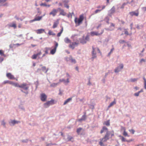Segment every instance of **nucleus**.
<instances>
[{
	"mask_svg": "<svg viewBox=\"0 0 146 146\" xmlns=\"http://www.w3.org/2000/svg\"><path fill=\"white\" fill-rule=\"evenodd\" d=\"M110 132L109 131H107L104 137L101 140H103L104 142L107 141V140L109 139V137L110 134Z\"/></svg>",
	"mask_w": 146,
	"mask_h": 146,
	"instance_id": "f257e3e1",
	"label": "nucleus"
},
{
	"mask_svg": "<svg viewBox=\"0 0 146 146\" xmlns=\"http://www.w3.org/2000/svg\"><path fill=\"white\" fill-rule=\"evenodd\" d=\"M54 102L53 100H51L50 101H48L46 103L44 104V106L45 108H47L49 107L50 104H52Z\"/></svg>",
	"mask_w": 146,
	"mask_h": 146,
	"instance_id": "f03ea898",
	"label": "nucleus"
},
{
	"mask_svg": "<svg viewBox=\"0 0 146 146\" xmlns=\"http://www.w3.org/2000/svg\"><path fill=\"white\" fill-rule=\"evenodd\" d=\"M20 121H17L15 120H13L10 119V121L9 122V124L11 126H13L16 124H18L20 123Z\"/></svg>",
	"mask_w": 146,
	"mask_h": 146,
	"instance_id": "7ed1b4c3",
	"label": "nucleus"
},
{
	"mask_svg": "<svg viewBox=\"0 0 146 146\" xmlns=\"http://www.w3.org/2000/svg\"><path fill=\"white\" fill-rule=\"evenodd\" d=\"M84 114L83 115L81 118L78 120V121L81 123L82 121H85L86 119V113H84Z\"/></svg>",
	"mask_w": 146,
	"mask_h": 146,
	"instance_id": "20e7f679",
	"label": "nucleus"
},
{
	"mask_svg": "<svg viewBox=\"0 0 146 146\" xmlns=\"http://www.w3.org/2000/svg\"><path fill=\"white\" fill-rule=\"evenodd\" d=\"M27 85L26 83H23L20 85L19 88H23L25 90H27L29 88V87L27 86Z\"/></svg>",
	"mask_w": 146,
	"mask_h": 146,
	"instance_id": "39448f33",
	"label": "nucleus"
},
{
	"mask_svg": "<svg viewBox=\"0 0 146 146\" xmlns=\"http://www.w3.org/2000/svg\"><path fill=\"white\" fill-rule=\"evenodd\" d=\"M47 98L46 95L44 93H42L40 95V99L42 102L46 101Z\"/></svg>",
	"mask_w": 146,
	"mask_h": 146,
	"instance_id": "423d86ee",
	"label": "nucleus"
},
{
	"mask_svg": "<svg viewBox=\"0 0 146 146\" xmlns=\"http://www.w3.org/2000/svg\"><path fill=\"white\" fill-rule=\"evenodd\" d=\"M115 12V9L114 6H113L111 9L109 11L108 15L111 16L112 14L114 13Z\"/></svg>",
	"mask_w": 146,
	"mask_h": 146,
	"instance_id": "0eeeda50",
	"label": "nucleus"
},
{
	"mask_svg": "<svg viewBox=\"0 0 146 146\" xmlns=\"http://www.w3.org/2000/svg\"><path fill=\"white\" fill-rule=\"evenodd\" d=\"M42 17L43 16H38L35 18L31 20L30 22V23H32L35 21H39L41 20Z\"/></svg>",
	"mask_w": 146,
	"mask_h": 146,
	"instance_id": "6e6552de",
	"label": "nucleus"
},
{
	"mask_svg": "<svg viewBox=\"0 0 146 146\" xmlns=\"http://www.w3.org/2000/svg\"><path fill=\"white\" fill-rule=\"evenodd\" d=\"M136 11L137 12V13H136L135 11L129 12V14L132 16H133V15H135L136 16H138L139 14V13L138 11V9Z\"/></svg>",
	"mask_w": 146,
	"mask_h": 146,
	"instance_id": "1a4fd4ad",
	"label": "nucleus"
},
{
	"mask_svg": "<svg viewBox=\"0 0 146 146\" xmlns=\"http://www.w3.org/2000/svg\"><path fill=\"white\" fill-rule=\"evenodd\" d=\"M58 11L57 9H53L52 11L49 14L50 15H52L53 17H54L56 15Z\"/></svg>",
	"mask_w": 146,
	"mask_h": 146,
	"instance_id": "9d476101",
	"label": "nucleus"
},
{
	"mask_svg": "<svg viewBox=\"0 0 146 146\" xmlns=\"http://www.w3.org/2000/svg\"><path fill=\"white\" fill-rule=\"evenodd\" d=\"M74 22L76 24H77V26H79L82 23V21L79 19H77L76 18H75Z\"/></svg>",
	"mask_w": 146,
	"mask_h": 146,
	"instance_id": "9b49d317",
	"label": "nucleus"
},
{
	"mask_svg": "<svg viewBox=\"0 0 146 146\" xmlns=\"http://www.w3.org/2000/svg\"><path fill=\"white\" fill-rule=\"evenodd\" d=\"M7 76L10 79H15V78L14 77V76L12 75L10 73H8L6 74Z\"/></svg>",
	"mask_w": 146,
	"mask_h": 146,
	"instance_id": "f8f14e48",
	"label": "nucleus"
},
{
	"mask_svg": "<svg viewBox=\"0 0 146 146\" xmlns=\"http://www.w3.org/2000/svg\"><path fill=\"white\" fill-rule=\"evenodd\" d=\"M67 139L68 141H71L72 142L74 141L73 137L69 135L67 136Z\"/></svg>",
	"mask_w": 146,
	"mask_h": 146,
	"instance_id": "ddd939ff",
	"label": "nucleus"
},
{
	"mask_svg": "<svg viewBox=\"0 0 146 146\" xmlns=\"http://www.w3.org/2000/svg\"><path fill=\"white\" fill-rule=\"evenodd\" d=\"M108 131V129L107 127L106 126H104L103 127L102 129H101L100 133L102 134L104 132H106Z\"/></svg>",
	"mask_w": 146,
	"mask_h": 146,
	"instance_id": "4468645a",
	"label": "nucleus"
},
{
	"mask_svg": "<svg viewBox=\"0 0 146 146\" xmlns=\"http://www.w3.org/2000/svg\"><path fill=\"white\" fill-rule=\"evenodd\" d=\"M59 20L57 19L56 21L54 23V24L52 26V28L53 29L55 28L59 24Z\"/></svg>",
	"mask_w": 146,
	"mask_h": 146,
	"instance_id": "2eb2a0df",
	"label": "nucleus"
},
{
	"mask_svg": "<svg viewBox=\"0 0 146 146\" xmlns=\"http://www.w3.org/2000/svg\"><path fill=\"white\" fill-rule=\"evenodd\" d=\"M80 42L82 44H85L86 43V41H85L84 39V36H83L82 38H81L80 39Z\"/></svg>",
	"mask_w": 146,
	"mask_h": 146,
	"instance_id": "dca6fc26",
	"label": "nucleus"
},
{
	"mask_svg": "<svg viewBox=\"0 0 146 146\" xmlns=\"http://www.w3.org/2000/svg\"><path fill=\"white\" fill-rule=\"evenodd\" d=\"M64 41L66 43H68L71 42V40L68 37L65 38L64 39Z\"/></svg>",
	"mask_w": 146,
	"mask_h": 146,
	"instance_id": "f3484780",
	"label": "nucleus"
},
{
	"mask_svg": "<svg viewBox=\"0 0 146 146\" xmlns=\"http://www.w3.org/2000/svg\"><path fill=\"white\" fill-rule=\"evenodd\" d=\"M83 128L80 127L77 128L76 130V132L78 135L80 134L81 131L82 130Z\"/></svg>",
	"mask_w": 146,
	"mask_h": 146,
	"instance_id": "a211bd4d",
	"label": "nucleus"
},
{
	"mask_svg": "<svg viewBox=\"0 0 146 146\" xmlns=\"http://www.w3.org/2000/svg\"><path fill=\"white\" fill-rule=\"evenodd\" d=\"M104 125H105L107 126H109L110 125V120H108L107 121H105L103 123Z\"/></svg>",
	"mask_w": 146,
	"mask_h": 146,
	"instance_id": "6ab92c4d",
	"label": "nucleus"
},
{
	"mask_svg": "<svg viewBox=\"0 0 146 146\" xmlns=\"http://www.w3.org/2000/svg\"><path fill=\"white\" fill-rule=\"evenodd\" d=\"M91 35L92 36H93L94 35H98L99 34L97 32L92 31L91 32Z\"/></svg>",
	"mask_w": 146,
	"mask_h": 146,
	"instance_id": "aec40b11",
	"label": "nucleus"
},
{
	"mask_svg": "<svg viewBox=\"0 0 146 146\" xmlns=\"http://www.w3.org/2000/svg\"><path fill=\"white\" fill-rule=\"evenodd\" d=\"M121 71L120 69L119 68V67H117V68H116L115 70H114V72L115 73H118L119 71Z\"/></svg>",
	"mask_w": 146,
	"mask_h": 146,
	"instance_id": "412c9836",
	"label": "nucleus"
},
{
	"mask_svg": "<svg viewBox=\"0 0 146 146\" xmlns=\"http://www.w3.org/2000/svg\"><path fill=\"white\" fill-rule=\"evenodd\" d=\"M119 137H121V140L122 142H127V140L123 137L121 135H120Z\"/></svg>",
	"mask_w": 146,
	"mask_h": 146,
	"instance_id": "4be33fe9",
	"label": "nucleus"
},
{
	"mask_svg": "<svg viewBox=\"0 0 146 146\" xmlns=\"http://www.w3.org/2000/svg\"><path fill=\"white\" fill-rule=\"evenodd\" d=\"M37 33L40 34L42 33V32L44 31V30L43 29H38L37 30Z\"/></svg>",
	"mask_w": 146,
	"mask_h": 146,
	"instance_id": "5701e85b",
	"label": "nucleus"
},
{
	"mask_svg": "<svg viewBox=\"0 0 146 146\" xmlns=\"http://www.w3.org/2000/svg\"><path fill=\"white\" fill-rule=\"evenodd\" d=\"M56 49H55L54 48L53 49H52L50 52V54H54V53H55L56 51Z\"/></svg>",
	"mask_w": 146,
	"mask_h": 146,
	"instance_id": "b1692460",
	"label": "nucleus"
},
{
	"mask_svg": "<svg viewBox=\"0 0 146 146\" xmlns=\"http://www.w3.org/2000/svg\"><path fill=\"white\" fill-rule=\"evenodd\" d=\"M92 54V57L91 58V59L92 60V61H93L94 59V58H96L97 57V56L96 55V54Z\"/></svg>",
	"mask_w": 146,
	"mask_h": 146,
	"instance_id": "393cba45",
	"label": "nucleus"
},
{
	"mask_svg": "<svg viewBox=\"0 0 146 146\" xmlns=\"http://www.w3.org/2000/svg\"><path fill=\"white\" fill-rule=\"evenodd\" d=\"M116 104V102L115 101H113L111 102L108 106V108H110L112 106H113L114 104Z\"/></svg>",
	"mask_w": 146,
	"mask_h": 146,
	"instance_id": "a878e982",
	"label": "nucleus"
},
{
	"mask_svg": "<svg viewBox=\"0 0 146 146\" xmlns=\"http://www.w3.org/2000/svg\"><path fill=\"white\" fill-rule=\"evenodd\" d=\"M143 79L144 80V87L145 89H146V79H145L144 77H143Z\"/></svg>",
	"mask_w": 146,
	"mask_h": 146,
	"instance_id": "bb28decb",
	"label": "nucleus"
},
{
	"mask_svg": "<svg viewBox=\"0 0 146 146\" xmlns=\"http://www.w3.org/2000/svg\"><path fill=\"white\" fill-rule=\"evenodd\" d=\"M70 62L72 63H73L74 64H75L76 62V61L75 59H73L72 56H71V59L70 60Z\"/></svg>",
	"mask_w": 146,
	"mask_h": 146,
	"instance_id": "cd10ccee",
	"label": "nucleus"
},
{
	"mask_svg": "<svg viewBox=\"0 0 146 146\" xmlns=\"http://www.w3.org/2000/svg\"><path fill=\"white\" fill-rule=\"evenodd\" d=\"M48 34L50 35H52L53 36H55L56 35V34L53 33L52 31H51V30H49L48 31Z\"/></svg>",
	"mask_w": 146,
	"mask_h": 146,
	"instance_id": "c85d7f7f",
	"label": "nucleus"
},
{
	"mask_svg": "<svg viewBox=\"0 0 146 146\" xmlns=\"http://www.w3.org/2000/svg\"><path fill=\"white\" fill-rule=\"evenodd\" d=\"M50 48L49 47H45V54H47L48 53V51L50 50Z\"/></svg>",
	"mask_w": 146,
	"mask_h": 146,
	"instance_id": "c756f323",
	"label": "nucleus"
},
{
	"mask_svg": "<svg viewBox=\"0 0 146 146\" xmlns=\"http://www.w3.org/2000/svg\"><path fill=\"white\" fill-rule=\"evenodd\" d=\"M92 54H96V48H94L93 46L92 47Z\"/></svg>",
	"mask_w": 146,
	"mask_h": 146,
	"instance_id": "7c9ffc66",
	"label": "nucleus"
},
{
	"mask_svg": "<svg viewBox=\"0 0 146 146\" xmlns=\"http://www.w3.org/2000/svg\"><path fill=\"white\" fill-rule=\"evenodd\" d=\"M61 12L60 15H62L63 16H65L66 14V13L64 12V10L63 9L61 10Z\"/></svg>",
	"mask_w": 146,
	"mask_h": 146,
	"instance_id": "2f4dec72",
	"label": "nucleus"
},
{
	"mask_svg": "<svg viewBox=\"0 0 146 146\" xmlns=\"http://www.w3.org/2000/svg\"><path fill=\"white\" fill-rule=\"evenodd\" d=\"M9 26L10 27H13L14 29L16 28L17 27L16 25L15 24H10L9 25Z\"/></svg>",
	"mask_w": 146,
	"mask_h": 146,
	"instance_id": "473e14b6",
	"label": "nucleus"
},
{
	"mask_svg": "<svg viewBox=\"0 0 146 146\" xmlns=\"http://www.w3.org/2000/svg\"><path fill=\"white\" fill-rule=\"evenodd\" d=\"M123 135L124 136H127V137H129V136L128 135L127 133L125 131V129H124V131L123 133Z\"/></svg>",
	"mask_w": 146,
	"mask_h": 146,
	"instance_id": "72a5a7b5",
	"label": "nucleus"
},
{
	"mask_svg": "<svg viewBox=\"0 0 146 146\" xmlns=\"http://www.w3.org/2000/svg\"><path fill=\"white\" fill-rule=\"evenodd\" d=\"M37 55L36 54H34L31 57V58L33 59H35L36 58Z\"/></svg>",
	"mask_w": 146,
	"mask_h": 146,
	"instance_id": "f704fd0d",
	"label": "nucleus"
},
{
	"mask_svg": "<svg viewBox=\"0 0 146 146\" xmlns=\"http://www.w3.org/2000/svg\"><path fill=\"white\" fill-rule=\"evenodd\" d=\"M13 86H14L16 87H18L19 88V86L20 85H19V84L17 83H14Z\"/></svg>",
	"mask_w": 146,
	"mask_h": 146,
	"instance_id": "c9c22d12",
	"label": "nucleus"
},
{
	"mask_svg": "<svg viewBox=\"0 0 146 146\" xmlns=\"http://www.w3.org/2000/svg\"><path fill=\"white\" fill-rule=\"evenodd\" d=\"M71 56H70L69 57H66L65 58V59L66 61L67 62H68L70 61V59H71Z\"/></svg>",
	"mask_w": 146,
	"mask_h": 146,
	"instance_id": "e433bc0d",
	"label": "nucleus"
},
{
	"mask_svg": "<svg viewBox=\"0 0 146 146\" xmlns=\"http://www.w3.org/2000/svg\"><path fill=\"white\" fill-rule=\"evenodd\" d=\"M101 141L99 142V144L101 146H105L104 144L103 143V142L102 141V140H101L102 139H100Z\"/></svg>",
	"mask_w": 146,
	"mask_h": 146,
	"instance_id": "4c0bfd02",
	"label": "nucleus"
},
{
	"mask_svg": "<svg viewBox=\"0 0 146 146\" xmlns=\"http://www.w3.org/2000/svg\"><path fill=\"white\" fill-rule=\"evenodd\" d=\"M78 19H79L80 20H81V21H82L84 19V17L83 15H81L80 16V17Z\"/></svg>",
	"mask_w": 146,
	"mask_h": 146,
	"instance_id": "58836bf2",
	"label": "nucleus"
},
{
	"mask_svg": "<svg viewBox=\"0 0 146 146\" xmlns=\"http://www.w3.org/2000/svg\"><path fill=\"white\" fill-rule=\"evenodd\" d=\"M114 48H113L111 49L110 52L108 53V56H109L112 53L113 51L114 50Z\"/></svg>",
	"mask_w": 146,
	"mask_h": 146,
	"instance_id": "ea45409f",
	"label": "nucleus"
},
{
	"mask_svg": "<svg viewBox=\"0 0 146 146\" xmlns=\"http://www.w3.org/2000/svg\"><path fill=\"white\" fill-rule=\"evenodd\" d=\"M35 85H36V89L37 88L38 86L39 85V82L38 80L35 83Z\"/></svg>",
	"mask_w": 146,
	"mask_h": 146,
	"instance_id": "a19ab883",
	"label": "nucleus"
},
{
	"mask_svg": "<svg viewBox=\"0 0 146 146\" xmlns=\"http://www.w3.org/2000/svg\"><path fill=\"white\" fill-rule=\"evenodd\" d=\"M62 2L64 3V4L68 3L69 2V0H62Z\"/></svg>",
	"mask_w": 146,
	"mask_h": 146,
	"instance_id": "79ce46f5",
	"label": "nucleus"
},
{
	"mask_svg": "<svg viewBox=\"0 0 146 146\" xmlns=\"http://www.w3.org/2000/svg\"><path fill=\"white\" fill-rule=\"evenodd\" d=\"M6 123L5 122L4 120H3L1 122V125H3V126L5 127H6V125H5Z\"/></svg>",
	"mask_w": 146,
	"mask_h": 146,
	"instance_id": "37998d69",
	"label": "nucleus"
},
{
	"mask_svg": "<svg viewBox=\"0 0 146 146\" xmlns=\"http://www.w3.org/2000/svg\"><path fill=\"white\" fill-rule=\"evenodd\" d=\"M59 81L60 82H64V83H65L66 82V80L64 79H60L59 80Z\"/></svg>",
	"mask_w": 146,
	"mask_h": 146,
	"instance_id": "c03bdc74",
	"label": "nucleus"
},
{
	"mask_svg": "<svg viewBox=\"0 0 146 146\" xmlns=\"http://www.w3.org/2000/svg\"><path fill=\"white\" fill-rule=\"evenodd\" d=\"M143 27V26L142 25L139 26L138 25H137V26H136V27L137 28V29H141V28H142Z\"/></svg>",
	"mask_w": 146,
	"mask_h": 146,
	"instance_id": "a18cd8bd",
	"label": "nucleus"
},
{
	"mask_svg": "<svg viewBox=\"0 0 146 146\" xmlns=\"http://www.w3.org/2000/svg\"><path fill=\"white\" fill-rule=\"evenodd\" d=\"M37 13H38L39 14L38 15H39L41 14V12L40 11V9L39 8H37Z\"/></svg>",
	"mask_w": 146,
	"mask_h": 146,
	"instance_id": "49530a36",
	"label": "nucleus"
},
{
	"mask_svg": "<svg viewBox=\"0 0 146 146\" xmlns=\"http://www.w3.org/2000/svg\"><path fill=\"white\" fill-rule=\"evenodd\" d=\"M119 42L121 44H123L125 42V41L124 40H120L119 41Z\"/></svg>",
	"mask_w": 146,
	"mask_h": 146,
	"instance_id": "de8ad7c7",
	"label": "nucleus"
},
{
	"mask_svg": "<svg viewBox=\"0 0 146 146\" xmlns=\"http://www.w3.org/2000/svg\"><path fill=\"white\" fill-rule=\"evenodd\" d=\"M41 68V70H42L45 72V71L46 70V67L45 66H44L42 67Z\"/></svg>",
	"mask_w": 146,
	"mask_h": 146,
	"instance_id": "09e8293b",
	"label": "nucleus"
},
{
	"mask_svg": "<svg viewBox=\"0 0 146 146\" xmlns=\"http://www.w3.org/2000/svg\"><path fill=\"white\" fill-rule=\"evenodd\" d=\"M55 46L54 47V48L55 49H56L57 48L58 46V43L56 42V41H55Z\"/></svg>",
	"mask_w": 146,
	"mask_h": 146,
	"instance_id": "8fccbe9b",
	"label": "nucleus"
},
{
	"mask_svg": "<svg viewBox=\"0 0 146 146\" xmlns=\"http://www.w3.org/2000/svg\"><path fill=\"white\" fill-rule=\"evenodd\" d=\"M85 39V40H86V41H89V39H90L89 36L88 35H87L86 36Z\"/></svg>",
	"mask_w": 146,
	"mask_h": 146,
	"instance_id": "3c124183",
	"label": "nucleus"
},
{
	"mask_svg": "<svg viewBox=\"0 0 146 146\" xmlns=\"http://www.w3.org/2000/svg\"><path fill=\"white\" fill-rule=\"evenodd\" d=\"M118 67L121 70V69H122L123 68V64H120V65Z\"/></svg>",
	"mask_w": 146,
	"mask_h": 146,
	"instance_id": "603ef678",
	"label": "nucleus"
},
{
	"mask_svg": "<svg viewBox=\"0 0 146 146\" xmlns=\"http://www.w3.org/2000/svg\"><path fill=\"white\" fill-rule=\"evenodd\" d=\"M129 131L132 134H134V132H135V131L133 129H131L129 130Z\"/></svg>",
	"mask_w": 146,
	"mask_h": 146,
	"instance_id": "864d4df0",
	"label": "nucleus"
},
{
	"mask_svg": "<svg viewBox=\"0 0 146 146\" xmlns=\"http://www.w3.org/2000/svg\"><path fill=\"white\" fill-rule=\"evenodd\" d=\"M7 0H0V4L6 2Z\"/></svg>",
	"mask_w": 146,
	"mask_h": 146,
	"instance_id": "5fc2aeb1",
	"label": "nucleus"
},
{
	"mask_svg": "<svg viewBox=\"0 0 146 146\" xmlns=\"http://www.w3.org/2000/svg\"><path fill=\"white\" fill-rule=\"evenodd\" d=\"M69 47L70 48H71L72 49H74L75 48V46H74L72 44H70L69 45Z\"/></svg>",
	"mask_w": 146,
	"mask_h": 146,
	"instance_id": "6e6d98bb",
	"label": "nucleus"
},
{
	"mask_svg": "<svg viewBox=\"0 0 146 146\" xmlns=\"http://www.w3.org/2000/svg\"><path fill=\"white\" fill-rule=\"evenodd\" d=\"M68 3L64 4V5L65 7L67 9H68L69 8V6L68 5Z\"/></svg>",
	"mask_w": 146,
	"mask_h": 146,
	"instance_id": "4d7b16f0",
	"label": "nucleus"
},
{
	"mask_svg": "<svg viewBox=\"0 0 146 146\" xmlns=\"http://www.w3.org/2000/svg\"><path fill=\"white\" fill-rule=\"evenodd\" d=\"M137 79V78H132L131 79V82H134L135 81H136Z\"/></svg>",
	"mask_w": 146,
	"mask_h": 146,
	"instance_id": "13d9d810",
	"label": "nucleus"
},
{
	"mask_svg": "<svg viewBox=\"0 0 146 146\" xmlns=\"http://www.w3.org/2000/svg\"><path fill=\"white\" fill-rule=\"evenodd\" d=\"M28 141V139H26L21 140V141L23 143H27Z\"/></svg>",
	"mask_w": 146,
	"mask_h": 146,
	"instance_id": "bf43d9fd",
	"label": "nucleus"
},
{
	"mask_svg": "<svg viewBox=\"0 0 146 146\" xmlns=\"http://www.w3.org/2000/svg\"><path fill=\"white\" fill-rule=\"evenodd\" d=\"M143 62H146V60L145 59L142 58L140 60L139 62L140 63H142Z\"/></svg>",
	"mask_w": 146,
	"mask_h": 146,
	"instance_id": "052dcab7",
	"label": "nucleus"
},
{
	"mask_svg": "<svg viewBox=\"0 0 146 146\" xmlns=\"http://www.w3.org/2000/svg\"><path fill=\"white\" fill-rule=\"evenodd\" d=\"M139 92H137V93H134V95L136 96H139Z\"/></svg>",
	"mask_w": 146,
	"mask_h": 146,
	"instance_id": "680f3d73",
	"label": "nucleus"
},
{
	"mask_svg": "<svg viewBox=\"0 0 146 146\" xmlns=\"http://www.w3.org/2000/svg\"><path fill=\"white\" fill-rule=\"evenodd\" d=\"M40 5L41 6H46L47 5L46 4V3H42L40 4Z\"/></svg>",
	"mask_w": 146,
	"mask_h": 146,
	"instance_id": "e2e57ef3",
	"label": "nucleus"
},
{
	"mask_svg": "<svg viewBox=\"0 0 146 146\" xmlns=\"http://www.w3.org/2000/svg\"><path fill=\"white\" fill-rule=\"evenodd\" d=\"M105 19H107V21H106V22L108 24H109V18L108 17H106L105 18Z\"/></svg>",
	"mask_w": 146,
	"mask_h": 146,
	"instance_id": "0e129e2a",
	"label": "nucleus"
},
{
	"mask_svg": "<svg viewBox=\"0 0 146 146\" xmlns=\"http://www.w3.org/2000/svg\"><path fill=\"white\" fill-rule=\"evenodd\" d=\"M72 100V98H68V99H67L66 100V102L68 103V102Z\"/></svg>",
	"mask_w": 146,
	"mask_h": 146,
	"instance_id": "69168bd1",
	"label": "nucleus"
},
{
	"mask_svg": "<svg viewBox=\"0 0 146 146\" xmlns=\"http://www.w3.org/2000/svg\"><path fill=\"white\" fill-rule=\"evenodd\" d=\"M0 54H1V56H4V54L3 52V51L2 50H0Z\"/></svg>",
	"mask_w": 146,
	"mask_h": 146,
	"instance_id": "338daca9",
	"label": "nucleus"
},
{
	"mask_svg": "<svg viewBox=\"0 0 146 146\" xmlns=\"http://www.w3.org/2000/svg\"><path fill=\"white\" fill-rule=\"evenodd\" d=\"M57 84V83H53L51 85V86L52 87H54L56 86Z\"/></svg>",
	"mask_w": 146,
	"mask_h": 146,
	"instance_id": "774afa93",
	"label": "nucleus"
}]
</instances>
